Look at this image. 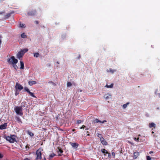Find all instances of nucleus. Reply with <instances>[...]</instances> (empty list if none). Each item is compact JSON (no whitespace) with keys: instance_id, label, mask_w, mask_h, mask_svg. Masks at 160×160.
<instances>
[{"instance_id":"35","label":"nucleus","mask_w":160,"mask_h":160,"mask_svg":"<svg viewBox=\"0 0 160 160\" xmlns=\"http://www.w3.org/2000/svg\"><path fill=\"white\" fill-rule=\"evenodd\" d=\"M109 71L112 73H114V72L115 71H116V70H113L112 69L110 68L109 69Z\"/></svg>"},{"instance_id":"30","label":"nucleus","mask_w":160,"mask_h":160,"mask_svg":"<svg viewBox=\"0 0 160 160\" xmlns=\"http://www.w3.org/2000/svg\"><path fill=\"white\" fill-rule=\"evenodd\" d=\"M58 150L57 151L58 153L60 152L61 153H62L63 152V150L60 148H58Z\"/></svg>"},{"instance_id":"54","label":"nucleus","mask_w":160,"mask_h":160,"mask_svg":"<svg viewBox=\"0 0 160 160\" xmlns=\"http://www.w3.org/2000/svg\"><path fill=\"white\" fill-rule=\"evenodd\" d=\"M89 135H90V134H89V133H88V134H87V136H89Z\"/></svg>"},{"instance_id":"38","label":"nucleus","mask_w":160,"mask_h":160,"mask_svg":"<svg viewBox=\"0 0 160 160\" xmlns=\"http://www.w3.org/2000/svg\"><path fill=\"white\" fill-rule=\"evenodd\" d=\"M20 27L21 28H25V27L24 26V25L23 24L20 23Z\"/></svg>"},{"instance_id":"60","label":"nucleus","mask_w":160,"mask_h":160,"mask_svg":"<svg viewBox=\"0 0 160 160\" xmlns=\"http://www.w3.org/2000/svg\"><path fill=\"white\" fill-rule=\"evenodd\" d=\"M138 136H141V135L139 134V135H138Z\"/></svg>"},{"instance_id":"18","label":"nucleus","mask_w":160,"mask_h":160,"mask_svg":"<svg viewBox=\"0 0 160 160\" xmlns=\"http://www.w3.org/2000/svg\"><path fill=\"white\" fill-rule=\"evenodd\" d=\"M33 56L34 57L38 58L39 56V54L38 52H35L33 53Z\"/></svg>"},{"instance_id":"46","label":"nucleus","mask_w":160,"mask_h":160,"mask_svg":"<svg viewBox=\"0 0 160 160\" xmlns=\"http://www.w3.org/2000/svg\"><path fill=\"white\" fill-rule=\"evenodd\" d=\"M5 13V12L4 11L0 12V14H2Z\"/></svg>"},{"instance_id":"47","label":"nucleus","mask_w":160,"mask_h":160,"mask_svg":"<svg viewBox=\"0 0 160 160\" xmlns=\"http://www.w3.org/2000/svg\"><path fill=\"white\" fill-rule=\"evenodd\" d=\"M35 23L36 24H38L39 23V22L38 21H36L35 22Z\"/></svg>"},{"instance_id":"13","label":"nucleus","mask_w":160,"mask_h":160,"mask_svg":"<svg viewBox=\"0 0 160 160\" xmlns=\"http://www.w3.org/2000/svg\"><path fill=\"white\" fill-rule=\"evenodd\" d=\"M37 83V82L35 81H29L28 82L29 84L32 86L33 84H35Z\"/></svg>"},{"instance_id":"24","label":"nucleus","mask_w":160,"mask_h":160,"mask_svg":"<svg viewBox=\"0 0 160 160\" xmlns=\"http://www.w3.org/2000/svg\"><path fill=\"white\" fill-rule=\"evenodd\" d=\"M12 65L15 70H17L18 69V67L17 65H16V64H13Z\"/></svg>"},{"instance_id":"58","label":"nucleus","mask_w":160,"mask_h":160,"mask_svg":"<svg viewBox=\"0 0 160 160\" xmlns=\"http://www.w3.org/2000/svg\"><path fill=\"white\" fill-rule=\"evenodd\" d=\"M57 63H58V64L59 63V62H57Z\"/></svg>"},{"instance_id":"50","label":"nucleus","mask_w":160,"mask_h":160,"mask_svg":"<svg viewBox=\"0 0 160 160\" xmlns=\"http://www.w3.org/2000/svg\"><path fill=\"white\" fill-rule=\"evenodd\" d=\"M62 154H58V156H62Z\"/></svg>"},{"instance_id":"57","label":"nucleus","mask_w":160,"mask_h":160,"mask_svg":"<svg viewBox=\"0 0 160 160\" xmlns=\"http://www.w3.org/2000/svg\"><path fill=\"white\" fill-rule=\"evenodd\" d=\"M88 128H86V130H88Z\"/></svg>"},{"instance_id":"44","label":"nucleus","mask_w":160,"mask_h":160,"mask_svg":"<svg viewBox=\"0 0 160 160\" xmlns=\"http://www.w3.org/2000/svg\"><path fill=\"white\" fill-rule=\"evenodd\" d=\"M108 158H111V154L110 153H108Z\"/></svg>"},{"instance_id":"40","label":"nucleus","mask_w":160,"mask_h":160,"mask_svg":"<svg viewBox=\"0 0 160 160\" xmlns=\"http://www.w3.org/2000/svg\"><path fill=\"white\" fill-rule=\"evenodd\" d=\"M82 122H83V121H82ZM82 122V121L81 120H78L77 121V123L78 124H80V123H81V122Z\"/></svg>"},{"instance_id":"39","label":"nucleus","mask_w":160,"mask_h":160,"mask_svg":"<svg viewBox=\"0 0 160 160\" xmlns=\"http://www.w3.org/2000/svg\"><path fill=\"white\" fill-rule=\"evenodd\" d=\"M112 156H113V158H115V154L114 152H112Z\"/></svg>"},{"instance_id":"25","label":"nucleus","mask_w":160,"mask_h":160,"mask_svg":"<svg viewBox=\"0 0 160 160\" xmlns=\"http://www.w3.org/2000/svg\"><path fill=\"white\" fill-rule=\"evenodd\" d=\"M28 93L31 96H32V97H34V98H36V97H35V96L34 95V94L30 92V91L29 92H28Z\"/></svg>"},{"instance_id":"51","label":"nucleus","mask_w":160,"mask_h":160,"mask_svg":"<svg viewBox=\"0 0 160 160\" xmlns=\"http://www.w3.org/2000/svg\"><path fill=\"white\" fill-rule=\"evenodd\" d=\"M158 90H156V91H155V93L156 94L157 92H158Z\"/></svg>"},{"instance_id":"20","label":"nucleus","mask_w":160,"mask_h":160,"mask_svg":"<svg viewBox=\"0 0 160 160\" xmlns=\"http://www.w3.org/2000/svg\"><path fill=\"white\" fill-rule=\"evenodd\" d=\"M27 133L30 136H34V134L32 132H31V131H27Z\"/></svg>"},{"instance_id":"33","label":"nucleus","mask_w":160,"mask_h":160,"mask_svg":"<svg viewBox=\"0 0 160 160\" xmlns=\"http://www.w3.org/2000/svg\"><path fill=\"white\" fill-rule=\"evenodd\" d=\"M72 85V84L71 82H68L67 83V87H70Z\"/></svg>"},{"instance_id":"49","label":"nucleus","mask_w":160,"mask_h":160,"mask_svg":"<svg viewBox=\"0 0 160 160\" xmlns=\"http://www.w3.org/2000/svg\"><path fill=\"white\" fill-rule=\"evenodd\" d=\"M29 148V147L28 145H26V148Z\"/></svg>"},{"instance_id":"36","label":"nucleus","mask_w":160,"mask_h":160,"mask_svg":"<svg viewBox=\"0 0 160 160\" xmlns=\"http://www.w3.org/2000/svg\"><path fill=\"white\" fill-rule=\"evenodd\" d=\"M19 93V91H18V90H16V92H15V96H17V95H18Z\"/></svg>"},{"instance_id":"2","label":"nucleus","mask_w":160,"mask_h":160,"mask_svg":"<svg viewBox=\"0 0 160 160\" xmlns=\"http://www.w3.org/2000/svg\"><path fill=\"white\" fill-rule=\"evenodd\" d=\"M28 51V49L27 48L22 49L18 53L17 55V58L20 60L21 59V58L22 57L24 54L27 52Z\"/></svg>"},{"instance_id":"8","label":"nucleus","mask_w":160,"mask_h":160,"mask_svg":"<svg viewBox=\"0 0 160 160\" xmlns=\"http://www.w3.org/2000/svg\"><path fill=\"white\" fill-rule=\"evenodd\" d=\"M70 144L72 147L76 148H77L79 146L78 144L77 143H72L70 142Z\"/></svg>"},{"instance_id":"26","label":"nucleus","mask_w":160,"mask_h":160,"mask_svg":"<svg viewBox=\"0 0 160 160\" xmlns=\"http://www.w3.org/2000/svg\"><path fill=\"white\" fill-rule=\"evenodd\" d=\"M21 37L22 38H26L27 36L26 35H25V33H23L21 35Z\"/></svg>"},{"instance_id":"11","label":"nucleus","mask_w":160,"mask_h":160,"mask_svg":"<svg viewBox=\"0 0 160 160\" xmlns=\"http://www.w3.org/2000/svg\"><path fill=\"white\" fill-rule=\"evenodd\" d=\"M101 142L103 145H107L108 144L107 142L103 138H102L100 140Z\"/></svg>"},{"instance_id":"22","label":"nucleus","mask_w":160,"mask_h":160,"mask_svg":"<svg viewBox=\"0 0 160 160\" xmlns=\"http://www.w3.org/2000/svg\"><path fill=\"white\" fill-rule=\"evenodd\" d=\"M113 83H112L110 85H106L105 86V87L109 88H112L113 87Z\"/></svg>"},{"instance_id":"19","label":"nucleus","mask_w":160,"mask_h":160,"mask_svg":"<svg viewBox=\"0 0 160 160\" xmlns=\"http://www.w3.org/2000/svg\"><path fill=\"white\" fill-rule=\"evenodd\" d=\"M111 97V95L110 94H108V95H105L104 96V97L106 100L110 98Z\"/></svg>"},{"instance_id":"41","label":"nucleus","mask_w":160,"mask_h":160,"mask_svg":"<svg viewBox=\"0 0 160 160\" xmlns=\"http://www.w3.org/2000/svg\"><path fill=\"white\" fill-rule=\"evenodd\" d=\"M85 127H86V126L85 125H83L82 127H81L80 128V129H84Z\"/></svg>"},{"instance_id":"37","label":"nucleus","mask_w":160,"mask_h":160,"mask_svg":"<svg viewBox=\"0 0 160 160\" xmlns=\"http://www.w3.org/2000/svg\"><path fill=\"white\" fill-rule=\"evenodd\" d=\"M146 159L147 160H151V158L150 156H148L146 157Z\"/></svg>"},{"instance_id":"48","label":"nucleus","mask_w":160,"mask_h":160,"mask_svg":"<svg viewBox=\"0 0 160 160\" xmlns=\"http://www.w3.org/2000/svg\"><path fill=\"white\" fill-rule=\"evenodd\" d=\"M153 151H151L150 152H149V153L150 154H151L152 153H153Z\"/></svg>"},{"instance_id":"55","label":"nucleus","mask_w":160,"mask_h":160,"mask_svg":"<svg viewBox=\"0 0 160 160\" xmlns=\"http://www.w3.org/2000/svg\"><path fill=\"white\" fill-rule=\"evenodd\" d=\"M89 132L88 131H87V134H88V133H89Z\"/></svg>"},{"instance_id":"12","label":"nucleus","mask_w":160,"mask_h":160,"mask_svg":"<svg viewBox=\"0 0 160 160\" xmlns=\"http://www.w3.org/2000/svg\"><path fill=\"white\" fill-rule=\"evenodd\" d=\"M139 155V152H134L133 153V158L134 159H136L138 157Z\"/></svg>"},{"instance_id":"10","label":"nucleus","mask_w":160,"mask_h":160,"mask_svg":"<svg viewBox=\"0 0 160 160\" xmlns=\"http://www.w3.org/2000/svg\"><path fill=\"white\" fill-rule=\"evenodd\" d=\"M7 126V124L6 123H4V124L1 125L0 126V129H5Z\"/></svg>"},{"instance_id":"43","label":"nucleus","mask_w":160,"mask_h":160,"mask_svg":"<svg viewBox=\"0 0 160 160\" xmlns=\"http://www.w3.org/2000/svg\"><path fill=\"white\" fill-rule=\"evenodd\" d=\"M3 157L2 154L0 153V159L2 158Z\"/></svg>"},{"instance_id":"15","label":"nucleus","mask_w":160,"mask_h":160,"mask_svg":"<svg viewBox=\"0 0 160 160\" xmlns=\"http://www.w3.org/2000/svg\"><path fill=\"white\" fill-rule=\"evenodd\" d=\"M20 68L21 69H23L24 68V64L23 61H20Z\"/></svg>"},{"instance_id":"16","label":"nucleus","mask_w":160,"mask_h":160,"mask_svg":"<svg viewBox=\"0 0 160 160\" xmlns=\"http://www.w3.org/2000/svg\"><path fill=\"white\" fill-rule=\"evenodd\" d=\"M101 151L102 153H103L104 154H108V152L107 150H106L105 149H104V148L101 149Z\"/></svg>"},{"instance_id":"3","label":"nucleus","mask_w":160,"mask_h":160,"mask_svg":"<svg viewBox=\"0 0 160 160\" xmlns=\"http://www.w3.org/2000/svg\"><path fill=\"white\" fill-rule=\"evenodd\" d=\"M7 61L9 64L11 65L13 64H16L18 62V60L15 59L14 56H12L8 58Z\"/></svg>"},{"instance_id":"45","label":"nucleus","mask_w":160,"mask_h":160,"mask_svg":"<svg viewBox=\"0 0 160 160\" xmlns=\"http://www.w3.org/2000/svg\"><path fill=\"white\" fill-rule=\"evenodd\" d=\"M107 122V121L106 120H103L102 121H101V123H104V122Z\"/></svg>"},{"instance_id":"42","label":"nucleus","mask_w":160,"mask_h":160,"mask_svg":"<svg viewBox=\"0 0 160 160\" xmlns=\"http://www.w3.org/2000/svg\"><path fill=\"white\" fill-rule=\"evenodd\" d=\"M23 160H31V158H25V159H24Z\"/></svg>"},{"instance_id":"31","label":"nucleus","mask_w":160,"mask_h":160,"mask_svg":"<svg viewBox=\"0 0 160 160\" xmlns=\"http://www.w3.org/2000/svg\"><path fill=\"white\" fill-rule=\"evenodd\" d=\"M98 134V135H97V136L98 137L100 138V140L101 139H102V138H103L102 137V135L101 134Z\"/></svg>"},{"instance_id":"6","label":"nucleus","mask_w":160,"mask_h":160,"mask_svg":"<svg viewBox=\"0 0 160 160\" xmlns=\"http://www.w3.org/2000/svg\"><path fill=\"white\" fill-rule=\"evenodd\" d=\"M15 88L16 90L18 89L20 91L23 88V87L21 84L18 82H17L15 86Z\"/></svg>"},{"instance_id":"4","label":"nucleus","mask_w":160,"mask_h":160,"mask_svg":"<svg viewBox=\"0 0 160 160\" xmlns=\"http://www.w3.org/2000/svg\"><path fill=\"white\" fill-rule=\"evenodd\" d=\"M14 110L17 114H18L21 116H22L23 115V113L21 107L17 106L15 108Z\"/></svg>"},{"instance_id":"14","label":"nucleus","mask_w":160,"mask_h":160,"mask_svg":"<svg viewBox=\"0 0 160 160\" xmlns=\"http://www.w3.org/2000/svg\"><path fill=\"white\" fill-rule=\"evenodd\" d=\"M149 127L150 128L153 127L154 128L156 127L155 124L153 122H151L149 124Z\"/></svg>"},{"instance_id":"52","label":"nucleus","mask_w":160,"mask_h":160,"mask_svg":"<svg viewBox=\"0 0 160 160\" xmlns=\"http://www.w3.org/2000/svg\"><path fill=\"white\" fill-rule=\"evenodd\" d=\"M158 95L159 98H160V93H158Z\"/></svg>"},{"instance_id":"29","label":"nucleus","mask_w":160,"mask_h":160,"mask_svg":"<svg viewBox=\"0 0 160 160\" xmlns=\"http://www.w3.org/2000/svg\"><path fill=\"white\" fill-rule=\"evenodd\" d=\"M25 103L24 102H22L21 103V106H19V107H21L22 108V107H25Z\"/></svg>"},{"instance_id":"32","label":"nucleus","mask_w":160,"mask_h":160,"mask_svg":"<svg viewBox=\"0 0 160 160\" xmlns=\"http://www.w3.org/2000/svg\"><path fill=\"white\" fill-rule=\"evenodd\" d=\"M48 83L52 84L54 86H56V84L55 83H54V82H52V81H49L48 82Z\"/></svg>"},{"instance_id":"28","label":"nucleus","mask_w":160,"mask_h":160,"mask_svg":"<svg viewBox=\"0 0 160 160\" xmlns=\"http://www.w3.org/2000/svg\"><path fill=\"white\" fill-rule=\"evenodd\" d=\"M129 104V102H127V103L124 104L123 105V108H125L127 106V105Z\"/></svg>"},{"instance_id":"34","label":"nucleus","mask_w":160,"mask_h":160,"mask_svg":"<svg viewBox=\"0 0 160 160\" xmlns=\"http://www.w3.org/2000/svg\"><path fill=\"white\" fill-rule=\"evenodd\" d=\"M95 121L96 123L101 122V121L98 119H96L95 120Z\"/></svg>"},{"instance_id":"53","label":"nucleus","mask_w":160,"mask_h":160,"mask_svg":"<svg viewBox=\"0 0 160 160\" xmlns=\"http://www.w3.org/2000/svg\"><path fill=\"white\" fill-rule=\"evenodd\" d=\"M75 129H73L72 130V131H73V132H74V131H75Z\"/></svg>"},{"instance_id":"9","label":"nucleus","mask_w":160,"mask_h":160,"mask_svg":"<svg viewBox=\"0 0 160 160\" xmlns=\"http://www.w3.org/2000/svg\"><path fill=\"white\" fill-rule=\"evenodd\" d=\"M15 120L16 121L19 123H22V122L20 118V117L18 116H16L15 117Z\"/></svg>"},{"instance_id":"5","label":"nucleus","mask_w":160,"mask_h":160,"mask_svg":"<svg viewBox=\"0 0 160 160\" xmlns=\"http://www.w3.org/2000/svg\"><path fill=\"white\" fill-rule=\"evenodd\" d=\"M36 154L37 156L36 160H41L42 159V152L40 149H39L36 151Z\"/></svg>"},{"instance_id":"59","label":"nucleus","mask_w":160,"mask_h":160,"mask_svg":"<svg viewBox=\"0 0 160 160\" xmlns=\"http://www.w3.org/2000/svg\"><path fill=\"white\" fill-rule=\"evenodd\" d=\"M154 133L153 132H152V133Z\"/></svg>"},{"instance_id":"17","label":"nucleus","mask_w":160,"mask_h":160,"mask_svg":"<svg viewBox=\"0 0 160 160\" xmlns=\"http://www.w3.org/2000/svg\"><path fill=\"white\" fill-rule=\"evenodd\" d=\"M13 13V12H12L11 13H8L5 16V18H8L9 17H10L11 16V14L12 13Z\"/></svg>"},{"instance_id":"21","label":"nucleus","mask_w":160,"mask_h":160,"mask_svg":"<svg viewBox=\"0 0 160 160\" xmlns=\"http://www.w3.org/2000/svg\"><path fill=\"white\" fill-rule=\"evenodd\" d=\"M56 155V154L54 153H52L49 155V159H52L54 156Z\"/></svg>"},{"instance_id":"7","label":"nucleus","mask_w":160,"mask_h":160,"mask_svg":"<svg viewBox=\"0 0 160 160\" xmlns=\"http://www.w3.org/2000/svg\"><path fill=\"white\" fill-rule=\"evenodd\" d=\"M36 13V10H34L28 12L27 14L29 16H33L35 15Z\"/></svg>"},{"instance_id":"23","label":"nucleus","mask_w":160,"mask_h":160,"mask_svg":"<svg viewBox=\"0 0 160 160\" xmlns=\"http://www.w3.org/2000/svg\"><path fill=\"white\" fill-rule=\"evenodd\" d=\"M134 140L136 142H141L142 141L139 139V138H134Z\"/></svg>"},{"instance_id":"56","label":"nucleus","mask_w":160,"mask_h":160,"mask_svg":"<svg viewBox=\"0 0 160 160\" xmlns=\"http://www.w3.org/2000/svg\"><path fill=\"white\" fill-rule=\"evenodd\" d=\"M43 160H46V158H44Z\"/></svg>"},{"instance_id":"27","label":"nucleus","mask_w":160,"mask_h":160,"mask_svg":"<svg viewBox=\"0 0 160 160\" xmlns=\"http://www.w3.org/2000/svg\"><path fill=\"white\" fill-rule=\"evenodd\" d=\"M24 90L25 91H26L28 93L30 92L29 89L28 88H27V87H24Z\"/></svg>"},{"instance_id":"1","label":"nucleus","mask_w":160,"mask_h":160,"mask_svg":"<svg viewBox=\"0 0 160 160\" xmlns=\"http://www.w3.org/2000/svg\"><path fill=\"white\" fill-rule=\"evenodd\" d=\"M17 137L16 136L14 135H11L10 136H8L6 137V139L11 143H14V142H17Z\"/></svg>"}]
</instances>
